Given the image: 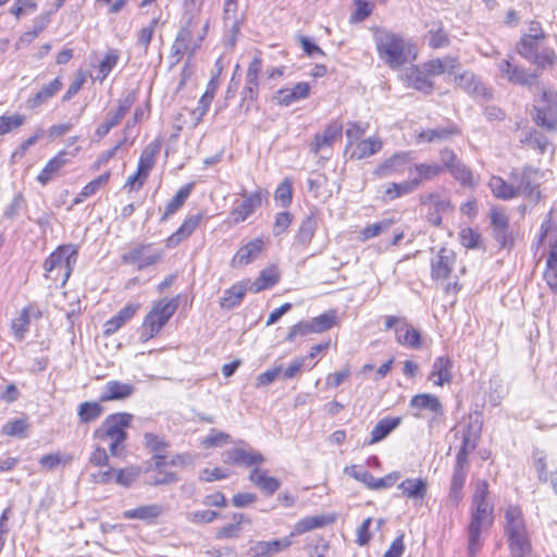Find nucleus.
<instances>
[{
	"mask_svg": "<svg viewBox=\"0 0 557 557\" xmlns=\"http://www.w3.org/2000/svg\"><path fill=\"white\" fill-rule=\"evenodd\" d=\"M440 163L436 162H414L408 168L407 183L414 191L426 182L433 181L445 173H449L462 186H473V173L467 166L459 156L449 147H443L438 150Z\"/></svg>",
	"mask_w": 557,
	"mask_h": 557,
	"instance_id": "obj_1",
	"label": "nucleus"
},
{
	"mask_svg": "<svg viewBox=\"0 0 557 557\" xmlns=\"http://www.w3.org/2000/svg\"><path fill=\"white\" fill-rule=\"evenodd\" d=\"M548 33L541 21L533 18L527 23L516 42V52L535 70L545 71L557 64V52L546 45Z\"/></svg>",
	"mask_w": 557,
	"mask_h": 557,
	"instance_id": "obj_2",
	"label": "nucleus"
},
{
	"mask_svg": "<svg viewBox=\"0 0 557 557\" xmlns=\"http://www.w3.org/2000/svg\"><path fill=\"white\" fill-rule=\"evenodd\" d=\"M466 273V264L458 259L457 252L447 246H442L430 259V278L442 288L445 296L458 295L463 287L461 276Z\"/></svg>",
	"mask_w": 557,
	"mask_h": 557,
	"instance_id": "obj_3",
	"label": "nucleus"
},
{
	"mask_svg": "<svg viewBox=\"0 0 557 557\" xmlns=\"http://www.w3.org/2000/svg\"><path fill=\"white\" fill-rule=\"evenodd\" d=\"M373 39L380 60L391 70H399L419 57L417 45L399 33L376 27Z\"/></svg>",
	"mask_w": 557,
	"mask_h": 557,
	"instance_id": "obj_4",
	"label": "nucleus"
},
{
	"mask_svg": "<svg viewBox=\"0 0 557 557\" xmlns=\"http://www.w3.org/2000/svg\"><path fill=\"white\" fill-rule=\"evenodd\" d=\"M459 67L460 62L457 55L446 54L436 57L423 62L421 65H413L406 74V83L409 87L430 95L434 90L433 77H451Z\"/></svg>",
	"mask_w": 557,
	"mask_h": 557,
	"instance_id": "obj_5",
	"label": "nucleus"
},
{
	"mask_svg": "<svg viewBox=\"0 0 557 557\" xmlns=\"http://www.w3.org/2000/svg\"><path fill=\"white\" fill-rule=\"evenodd\" d=\"M504 518V533L507 537L510 557H530L532 544L521 508L517 505H508Z\"/></svg>",
	"mask_w": 557,
	"mask_h": 557,
	"instance_id": "obj_6",
	"label": "nucleus"
},
{
	"mask_svg": "<svg viewBox=\"0 0 557 557\" xmlns=\"http://www.w3.org/2000/svg\"><path fill=\"white\" fill-rule=\"evenodd\" d=\"M368 128L369 124L366 122L354 121L347 124L345 154L348 156L349 160L368 159L383 149L384 143L381 137L362 138Z\"/></svg>",
	"mask_w": 557,
	"mask_h": 557,
	"instance_id": "obj_7",
	"label": "nucleus"
},
{
	"mask_svg": "<svg viewBox=\"0 0 557 557\" xmlns=\"http://www.w3.org/2000/svg\"><path fill=\"white\" fill-rule=\"evenodd\" d=\"M78 256V249L73 244L58 246L45 260V277L63 287L69 281Z\"/></svg>",
	"mask_w": 557,
	"mask_h": 557,
	"instance_id": "obj_8",
	"label": "nucleus"
},
{
	"mask_svg": "<svg viewBox=\"0 0 557 557\" xmlns=\"http://www.w3.org/2000/svg\"><path fill=\"white\" fill-rule=\"evenodd\" d=\"M178 308V298H162L154 301L143 319L139 339L146 343L157 337Z\"/></svg>",
	"mask_w": 557,
	"mask_h": 557,
	"instance_id": "obj_9",
	"label": "nucleus"
},
{
	"mask_svg": "<svg viewBox=\"0 0 557 557\" xmlns=\"http://www.w3.org/2000/svg\"><path fill=\"white\" fill-rule=\"evenodd\" d=\"M242 200L235 201L224 223L227 226H236L247 221L268 201L269 191L265 188H258L251 193L242 191Z\"/></svg>",
	"mask_w": 557,
	"mask_h": 557,
	"instance_id": "obj_10",
	"label": "nucleus"
},
{
	"mask_svg": "<svg viewBox=\"0 0 557 557\" xmlns=\"http://www.w3.org/2000/svg\"><path fill=\"white\" fill-rule=\"evenodd\" d=\"M494 505L471 504L470 522L468 524V552L474 557L481 548V533L494 521Z\"/></svg>",
	"mask_w": 557,
	"mask_h": 557,
	"instance_id": "obj_11",
	"label": "nucleus"
},
{
	"mask_svg": "<svg viewBox=\"0 0 557 557\" xmlns=\"http://www.w3.org/2000/svg\"><path fill=\"white\" fill-rule=\"evenodd\" d=\"M533 122L550 132L557 131V89L542 88L533 106Z\"/></svg>",
	"mask_w": 557,
	"mask_h": 557,
	"instance_id": "obj_12",
	"label": "nucleus"
},
{
	"mask_svg": "<svg viewBox=\"0 0 557 557\" xmlns=\"http://www.w3.org/2000/svg\"><path fill=\"white\" fill-rule=\"evenodd\" d=\"M384 327L393 330L398 345L420 348L423 345L422 332L411 324L405 317L385 315Z\"/></svg>",
	"mask_w": 557,
	"mask_h": 557,
	"instance_id": "obj_13",
	"label": "nucleus"
},
{
	"mask_svg": "<svg viewBox=\"0 0 557 557\" xmlns=\"http://www.w3.org/2000/svg\"><path fill=\"white\" fill-rule=\"evenodd\" d=\"M420 205L425 208V219L434 227H441L443 216L455 211V205L449 196L438 191H430L419 199Z\"/></svg>",
	"mask_w": 557,
	"mask_h": 557,
	"instance_id": "obj_14",
	"label": "nucleus"
},
{
	"mask_svg": "<svg viewBox=\"0 0 557 557\" xmlns=\"http://www.w3.org/2000/svg\"><path fill=\"white\" fill-rule=\"evenodd\" d=\"M133 416L131 413L119 412L108 416L100 426L95 430L94 437L107 442L115 440V442H125L127 438L126 429L131 425Z\"/></svg>",
	"mask_w": 557,
	"mask_h": 557,
	"instance_id": "obj_15",
	"label": "nucleus"
},
{
	"mask_svg": "<svg viewBox=\"0 0 557 557\" xmlns=\"http://www.w3.org/2000/svg\"><path fill=\"white\" fill-rule=\"evenodd\" d=\"M162 259V253L153 248V244H137L131 247L121 256L123 264L131 265L137 271L158 264Z\"/></svg>",
	"mask_w": 557,
	"mask_h": 557,
	"instance_id": "obj_16",
	"label": "nucleus"
},
{
	"mask_svg": "<svg viewBox=\"0 0 557 557\" xmlns=\"http://www.w3.org/2000/svg\"><path fill=\"white\" fill-rule=\"evenodd\" d=\"M493 237L499 249H510L515 244V236L509 226V216L504 208L492 207L490 210Z\"/></svg>",
	"mask_w": 557,
	"mask_h": 557,
	"instance_id": "obj_17",
	"label": "nucleus"
},
{
	"mask_svg": "<svg viewBox=\"0 0 557 557\" xmlns=\"http://www.w3.org/2000/svg\"><path fill=\"white\" fill-rule=\"evenodd\" d=\"M412 156L410 151L394 152L389 157L382 160L372 171L376 178H387L392 176H400L408 172Z\"/></svg>",
	"mask_w": 557,
	"mask_h": 557,
	"instance_id": "obj_18",
	"label": "nucleus"
},
{
	"mask_svg": "<svg viewBox=\"0 0 557 557\" xmlns=\"http://www.w3.org/2000/svg\"><path fill=\"white\" fill-rule=\"evenodd\" d=\"M206 220L205 211L185 215L176 230L165 238V247L175 248L190 238Z\"/></svg>",
	"mask_w": 557,
	"mask_h": 557,
	"instance_id": "obj_19",
	"label": "nucleus"
},
{
	"mask_svg": "<svg viewBox=\"0 0 557 557\" xmlns=\"http://www.w3.org/2000/svg\"><path fill=\"white\" fill-rule=\"evenodd\" d=\"M263 69L262 52L257 50L248 64L245 75V86L242 91L243 100L257 101L259 97L260 74Z\"/></svg>",
	"mask_w": 557,
	"mask_h": 557,
	"instance_id": "obj_20",
	"label": "nucleus"
},
{
	"mask_svg": "<svg viewBox=\"0 0 557 557\" xmlns=\"http://www.w3.org/2000/svg\"><path fill=\"white\" fill-rule=\"evenodd\" d=\"M268 240L259 236L242 245L233 255L231 263L233 267H245L257 260L267 249Z\"/></svg>",
	"mask_w": 557,
	"mask_h": 557,
	"instance_id": "obj_21",
	"label": "nucleus"
},
{
	"mask_svg": "<svg viewBox=\"0 0 557 557\" xmlns=\"http://www.w3.org/2000/svg\"><path fill=\"white\" fill-rule=\"evenodd\" d=\"M539 174L540 170L532 166H524L520 173L511 172L510 177L518 182L516 189H519V195L537 201L542 198V193L540 184H535L533 181Z\"/></svg>",
	"mask_w": 557,
	"mask_h": 557,
	"instance_id": "obj_22",
	"label": "nucleus"
},
{
	"mask_svg": "<svg viewBox=\"0 0 557 557\" xmlns=\"http://www.w3.org/2000/svg\"><path fill=\"white\" fill-rule=\"evenodd\" d=\"M44 310L35 302H30L21 309L18 315L11 321V332L17 339H23L28 332L32 321H38L42 318Z\"/></svg>",
	"mask_w": 557,
	"mask_h": 557,
	"instance_id": "obj_23",
	"label": "nucleus"
},
{
	"mask_svg": "<svg viewBox=\"0 0 557 557\" xmlns=\"http://www.w3.org/2000/svg\"><path fill=\"white\" fill-rule=\"evenodd\" d=\"M215 94L206 90L198 101V106L190 111V117H186L183 112H178L175 121L178 129L195 128L207 114Z\"/></svg>",
	"mask_w": 557,
	"mask_h": 557,
	"instance_id": "obj_24",
	"label": "nucleus"
},
{
	"mask_svg": "<svg viewBox=\"0 0 557 557\" xmlns=\"http://www.w3.org/2000/svg\"><path fill=\"white\" fill-rule=\"evenodd\" d=\"M209 29V22L202 27L201 34L194 38L193 29L190 27V22H188L184 27H182L175 38L174 48L177 53H189L194 54L200 47L203 39L207 36Z\"/></svg>",
	"mask_w": 557,
	"mask_h": 557,
	"instance_id": "obj_25",
	"label": "nucleus"
},
{
	"mask_svg": "<svg viewBox=\"0 0 557 557\" xmlns=\"http://www.w3.org/2000/svg\"><path fill=\"white\" fill-rule=\"evenodd\" d=\"M425 28L422 39L431 50L446 49L450 46V35L443 21H430L425 23Z\"/></svg>",
	"mask_w": 557,
	"mask_h": 557,
	"instance_id": "obj_26",
	"label": "nucleus"
},
{
	"mask_svg": "<svg viewBox=\"0 0 557 557\" xmlns=\"http://www.w3.org/2000/svg\"><path fill=\"white\" fill-rule=\"evenodd\" d=\"M343 135V124L339 120L330 121L321 133L313 136L310 143V150L313 153L322 149L331 148Z\"/></svg>",
	"mask_w": 557,
	"mask_h": 557,
	"instance_id": "obj_27",
	"label": "nucleus"
},
{
	"mask_svg": "<svg viewBox=\"0 0 557 557\" xmlns=\"http://www.w3.org/2000/svg\"><path fill=\"white\" fill-rule=\"evenodd\" d=\"M195 182L182 185L175 194L165 202L160 215L161 222H166L183 209L195 189Z\"/></svg>",
	"mask_w": 557,
	"mask_h": 557,
	"instance_id": "obj_28",
	"label": "nucleus"
},
{
	"mask_svg": "<svg viewBox=\"0 0 557 557\" xmlns=\"http://www.w3.org/2000/svg\"><path fill=\"white\" fill-rule=\"evenodd\" d=\"M290 534L282 539L271 541H258L248 550L250 557H272L292 545Z\"/></svg>",
	"mask_w": 557,
	"mask_h": 557,
	"instance_id": "obj_29",
	"label": "nucleus"
},
{
	"mask_svg": "<svg viewBox=\"0 0 557 557\" xmlns=\"http://www.w3.org/2000/svg\"><path fill=\"white\" fill-rule=\"evenodd\" d=\"M248 292H250L249 278H244L233 283L223 292V295L219 300L220 308L223 310H231L238 307Z\"/></svg>",
	"mask_w": 557,
	"mask_h": 557,
	"instance_id": "obj_30",
	"label": "nucleus"
},
{
	"mask_svg": "<svg viewBox=\"0 0 557 557\" xmlns=\"http://www.w3.org/2000/svg\"><path fill=\"white\" fill-rule=\"evenodd\" d=\"M311 94V85L308 82H298L292 88H280L274 96L276 103L288 107L295 102L307 99Z\"/></svg>",
	"mask_w": 557,
	"mask_h": 557,
	"instance_id": "obj_31",
	"label": "nucleus"
},
{
	"mask_svg": "<svg viewBox=\"0 0 557 557\" xmlns=\"http://www.w3.org/2000/svg\"><path fill=\"white\" fill-rule=\"evenodd\" d=\"M67 162V152L65 150L58 151L38 173L36 181L42 186L47 185L62 172Z\"/></svg>",
	"mask_w": 557,
	"mask_h": 557,
	"instance_id": "obj_32",
	"label": "nucleus"
},
{
	"mask_svg": "<svg viewBox=\"0 0 557 557\" xmlns=\"http://www.w3.org/2000/svg\"><path fill=\"white\" fill-rule=\"evenodd\" d=\"M121 50L110 47L106 50L97 64L94 65L96 76L95 79L103 83L110 73L117 66L121 60Z\"/></svg>",
	"mask_w": 557,
	"mask_h": 557,
	"instance_id": "obj_33",
	"label": "nucleus"
},
{
	"mask_svg": "<svg viewBox=\"0 0 557 557\" xmlns=\"http://www.w3.org/2000/svg\"><path fill=\"white\" fill-rule=\"evenodd\" d=\"M543 278L549 289L554 294H557V232L548 244V253L543 271Z\"/></svg>",
	"mask_w": 557,
	"mask_h": 557,
	"instance_id": "obj_34",
	"label": "nucleus"
},
{
	"mask_svg": "<svg viewBox=\"0 0 557 557\" xmlns=\"http://www.w3.org/2000/svg\"><path fill=\"white\" fill-rule=\"evenodd\" d=\"M281 280V272L275 264H271L259 272V275L251 283L249 281L250 292L258 294L275 286Z\"/></svg>",
	"mask_w": 557,
	"mask_h": 557,
	"instance_id": "obj_35",
	"label": "nucleus"
},
{
	"mask_svg": "<svg viewBox=\"0 0 557 557\" xmlns=\"http://www.w3.org/2000/svg\"><path fill=\"white\" fill-rule=\"evenodd\" d=\"M63 87L60 76L44 85L37 92L27 99V107L32 110L41 107L52 99Z\"/></svg>",
	"mask_w": 557,
	"mask_h": 557,
	"instance_id": "obj_36",
	"label": "nucleus"
},
{
	"mask_svg": "<svg viewBox=\"0 0 557 557\" xmlns=\"http://www.w3.org/2000/svg\"><path fill=\"white\" fill-rule=\"evenodd\" d=\"M139 304H127L111 319L103 324V333L109 336L117 332L125 323L132 320L137 313Z\"/></svg>",
	"mask_w": 557,
	"mask_h": 557,
	"instance_id": "obj_37",
	"label": "nucleus"
},
{
	"mask_svg": "<svg viewBox=\"0 0 557 557\" xmlns=\"http://www.w3.org/2000/svg\"><path fill=\"white\" fill-rule=\"evenodd\" d=\"M479 440V431L471 424L462 429V444L456 456V466L468 468V456L475 449Z\"/></svg>",
	"mask_w": 557,
	"mask_h": 557,
	"instance_id": "obj_38",
	"label": "nucleus"
},
{
	"mask_svg": "<svg viewBox=\"0 0 557 557\" xmlns=\"http://www.w3.org/2000/svg\"><path fill=\"white\" fill-rule=\"evenodd\" d=\"M111 176V171H106L102 174L98 175L97 177L92 178L87 184H85L79 190V193L73 199L72 206H77L85 201L86 199L98 194L101 189H104L108 186Z\"/></svg>",
	"mask_w": 557,
	"mask_h": 557,
	"instance_id": "obj_39",
	"label": "nucleus"
},
{
	"mask_svg": "<svg viewBox=\"0 0 557 557\" xmlns=\"http://www.w3.org/2000/svg\"><path fill=\"white\" fill-rule=\"evenodd\" d=\"M460 129L453 125L449 127H440V128H428L421 129L416 134V143L417 144H432L435 141L447 140L453 136L459 135Z\"/></svg>",
	"mask_w": 557,
	"mask_h": 557,
	"instance_id": "obj_40",
	"label": "nucleus"
},
{
	"mask_svg": "<svg viewBox=\"0 0 557 557\" xmlns=\"http://www.w3.org/2000/svg\"><path fill=\"white\" fill-rule=\"evenodd\" d=\"M161 147L162 141L159 138L146 145L140 152L137 169H139V171H143L147 175H150V172L152 171L157 163V159L161 151Z\"/></svg>",
	"mask_w": 557,
	"mask_h": 557,
	"instance_id": "obj_41",
	"label": "nucleus"
},
{
	"mask_svg": "<svg viewBox=\"0 0 557 557\" xmlns=\"http://www.w3.org/2000/svg\"><path fill=\"white\" fill-rule=\"evenodd\" d=\"M224 462L233 465H244L250 467L264 462V457L258 451H247L243 448H233L225 453Z\"/></svg>",
	"mask_w": 557,
	"mask_h": 557,
	"instance_id": "obj_42",
	"label": "nucleus"
},
{
	"mask_svg": "<svg viewBox=\"0 0 557 557\" xmlns=\"http://www.w3.org/2000/svg\"><path fill=\"white\" fill-rule=\"evenodd\" d=\"M401 423L400 417H386L381 419L370 433L368 445H374L385 440Z\"/></svg>",
	"mask_w": 557,
	"mask_h": 557,
	"instance_id": "obj_43",
	"label": "nucleus"
},
{
	"mask_svg": "<svg viewBox=\"0 0 557 557\" xmlns=\"http://www.w3.org/2000/svg\"><path fill=\"white\" fill-rule=\"evenodd\" d=\"M249 480L265 495H273L281 486V482L273 476L268 475V471L255 468L250 474Z\"/></svg>",
	"mask_w": 557,
	"mask_h": 557,
	"instance_id": "obj_44",
	"label": "nucleus"
},
{
	"mask_svg": "<svg viewBox=\"0 0 557 557\" xmlns=\"http://www.w3.org/2000/svg\"><path fill=\"white\" fill-rule=\"evenodd\" d=\"M410 407L418 411H428L436 416L443 414V406L435 395L418 394L410 400Z\"/></svg>",
	"mask_w": 557,
	"mask_h": 557,
	"instance_id": "obj_45",
	"label": "nucleus"
},
{
	"mask_svg": "<svg viewBox=\"0 0 557 557\" xmlns=\"http://www.w3.org/2000/svg\"><path fill=\"white\" fill-rule=\"evenodd\" d=\"M467 472L468 468L455 465L447 497V500L450 502L453 506H458L462 499V488L465 486Z\"/></svg>",
	"mask_w": 557,
	"mask_h": 557,
	"instance_id": "obj_46",
	"label": "nucleus"
},
{
	"mask_svg": "<svg viewBox=\"0 0 557 557\" xmlns=\"http://www.w3.org/2000/svg\"><path fill=\"white\" fill-rule=\"evenodd\" d=\"M451 368L453 363L450 359L446 357H438L432 367V372L429 379L437 386H443L445 383L451 381Z\"/></svg>",
	"mask_w": 557,
	"mask_h": 557,
	"instance_id": "obj_47",
	"label": "nucleus"
},
{
	"mask_svg": "<svg viewBox=\"0 0 557 557\" xmlns=\"http://www.w3.org/2000/svg\"><path fill=\"white\" fill-rule=\"evenodd\" d=\"M135 388L131 384L122 383L120 381H109L100 396L101 401H109L115 399H125L133 395Z\"/></svg>",
	"mask_w": 557,
	"mask_h": 557,
	"instance_id": "obj_48",
	"label": "nucleus"
},
{
	"mask_svg": "<svg viewBox=\"0 0 557 557\" xmlns=\"http://www.w3.org/2000/svg\"><path fill=\"white\" fill-rule=\"evenodd\" d=\"M488 187L493 196L502 200H510L519 196V189L507 183L502 176L493 175L488 181Z\"/></svg>",
	"mask_w": 557,
	"mask_h": 557,
	"instance_id": "obj_49",
	"label": "nucleus"
},
{
	"mask_svg": "<svg viewBox=\"0 0 557 557\" xmlns=\"http://www.w3.org/2000/svg\"><path fill=\"white\" fill-rule=\"evenodd\" d=\"M533 463L537 473L539 481L543 483H549L557 495V472L547 471V463L543 451L536 450L533 453Z\"/></svg>",
	"mask_w": 557,
	"mask_h": 557,
	"instance_id": "obj_50",
	"label": "nucleus"
},
{
	"mask_svg": "<svg viewBox=\"0 0 557 557\" xmlns=\"http://www.w3.org/2000/svg\"><path fill=\"white\" fill-rule=\"evenodd\" d=\"M333 521L334 518L323 515L305 517L295 524L294 531L290 533V536L299 535L311 530L322 528L329 523H332Z\"/></svg>",
	"mask_w": 557,
	"mask_h": 557,
	"instance_id": "obj_51",
	"label": "nucleus"
},
{
	"mask_svg": "<svg viewBox=\"0 0 557 557\" xmlns=\"http://www.w3.org/2000/svg\"><path fill=\"white\" fill-rule=\"evenodd\" d=\"M374 12V3L370 0H352V9L348 22L351 25L360 24L368 20Z\"/></svg>",
	"mask_w": 557,
	"mask_h": 557,
	"instance_id": "obj_52",
	"label": "nucleus"
},
{
	"mask_svg": "<svg viewBox=\"0 0 557 557\" xmlns=\"http://www.w3.org/2000/svg\"><path fill=\"white\" fill-rule=\"evenodd\" d=\"M163 512L162 506L158 504L145 505L123 512L125 519L151 520Z\"/></svg>",
	"mask_w": 557,
	"mask_h": 557,
	"instance_id": "obj_53",
	"label": "nucleus"
},
{
	"mask_svg": "<svg viewBox=\"0 0 557 557\" xmlns=\"http://www.w3.org/2000/svg\"><path fill=\"white\" fill-rule=\"evenodd\" d=\"M398 488L408 498L422 499L426 493V482L422 479H406Z\"/></svg>",
	"mask_w": 557,
	"mask_h": 557,
	"instance_id": "obj_54",
	"label": "nucleus"
},
{
	"mask_svg": "<svg viewBox=\"0 0 557 557\" xmlns=\"http://www.w3.org/2000/svg\"><path fill=\"white\" fill-rule=\"evenodd\" d=\"M454 83L457 87L462 90L471 94L476 92L480 89L481 82L476 77V75L471 71H463L458 73V70L455 72V75H451Z\"/></svg>",
	"mask_w": 557,
	"mask_h": 557,
	"instance_id": "obj_55",
	"label": "nucleus"
},
{
	"mask_svg": "<svg viewBox=\"0 0 557 557\" xmlns=\"http://www.w3.org/2000/svg\"><path fill=\"white\" fill-rule=\"evenodd\" d=\"M413 193L407 181L404 182H392L385 186L382 190V201L391 202L397 198H401L408 194Z\"/></svg>",
	"mask_w": 557,
	"mask_h": 557,
	"instance_id": "obj_56",
	"label": "nucleus"
},
{
	"mask_svg": "<svg viewBox=\"0 0 557 557\" xmlns=\"http://www.w3.org/2000/svg\"><path fill=\"white\" fill-rule=\"evenodd\" d=\"M103 412V408L99 403L85 401L78 407V417L81 422L89 423L96 421Z\"/></svg>",
	"mask_w": 557,
	"mask_h": 557,
	"instance_id": "obj_57",
	"label": "nucleus"
},
{
	"mask_svg": "<svg viewBox=\"0 0 557 557\" xmlns=\"http://www.w3.org/2000/svg\"><path fill=\"white\" fill-rule=\"evenodd\" d=\"M26 121V116L21 113L0 115V137L18 129Z\"/></svg>",
	"mask_w": 557,
	"mask_h": 557,
	"instance_id": "obj_58",
	"label": "nucleus"
},
{
	"mask_svg": "<svg viewBox=\"0 0 557 557\" xmlns=\"http://www.w3.org/2000/svg\"><path fill=\"white\" fill-rule=\"evenodd\" d=\"M275 202L283 207H289L293 200V182L289 177L284 178L274 191Z\"/></svg>",
	"mask_w": 557,
	"mask_h": 557,
	"instance_id": "obj_59",
	"label": "nucleus"
},
{
	"mask_svg": "<svg viewBox=\"0 0 557 557\" xmlns=\"http://www.w3.org/2000/svg\"><path fill=\"white\" fill-rule=\"evenodd\" d=\"M393 222L394 221L392 219H386L364 226L359 232V240L364 243L379 236L382 232L386 231L393 224Z\"/></svg>",
	"mask_w": 557,
	"mask_h": 557,
	"instance_id": "obj_60",
	"label": "nucleus"
},
{
	"mask_svg": "<svg viewBox=\"0 0 557 557\" xmlns=\"http://www.w3.org/2000/svg\"><path fill=\"white\" fill-rule=\"evenodd\" d=\"M28 426L27 419H15L3 424L2 433L11 437L26 438Z\"/></svg>",
	"mask_w": 557,
	"mask_h": 557,
	"instance_id": "obj_61",
	"label": "nucleus"
},
{
	"mask_svg": "<svg viewBox=\"0 0 557 557\" xmlns=\"http://www.w3.org/2000/svg\"><path fill=\"white\" fill-rule=\"evenodd\" d=\"M461 246L467 249H476L481 246V234L473 227H462L458 233Z\"/></svg>",
	"mask_w": 557,
	"mask_h": 557,
	"instance_id": "obj_62",
	"label": "nucleus"
},
{
	"mask_svg": "<svg viewBox=\"0 0 557 557\" xmlns=\"http://www.w3.org/2000/svg\"><path fill=\"white\" fill-rule=\"evenodd\" d=\"M38 10V0H15L10 13L16 18L32 14Z\"/></svg>",
	"mask_w": 557,
	"mask_h": 557,
	"instance_id": "obj_63",
	"label": "nucleus"
},
{
	"mask_svg": "<svg viewBox=\"0 0 557 557\" xmlns=\"http://www.w3.org/2000/svg\"><path fill=\"white\" fill-rule=\"evenodd\" d=\"M133 106V99L126 97L117 101L115 109L109 112L108 121L115 127L119 125Z\"/></svg>",
	"mask_w": 557,
	"mask_h": 557,
	"instance_id": "obj_64",
	"label": "nucleus"
}]
</instances>
